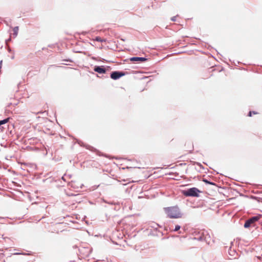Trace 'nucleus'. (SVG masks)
<instances>
[{"instance_id": "f257e3e1", "label": "nucleus", "mask_w": 262, "mask_h": 262, "mask_svg": "<svg viewBox=\"0 0 262 262\" xmlns=\"http://www.w3.org/2000/svg\"><path fill=\"white\" fill-rule=\"evenodd\" d=\"M164 211L167 217L170 219H181L183 215V213L177 205L165 207Z\"/></svg>"}, {"instance_id": "f03ea898", "label": "nucleus", "mask_w": 262, "mask_h": 262, "mask_svg": "<svg viewBox=\"0 0 262 262\" xmlns=\"http://www.w3.org/2000/svg\"><path fill=\"white\" fill-rule=\"evenodd\" d=\"M201 191L196 188L193 187L182 190V193L185 196L198 197Z\"/></svg>"}, {"instance_id": "7ed1b4c3", "label": "nucleus", "mask_w": 262, "mask_h": 262, "mask_svg": "<svg viewBox=\"0 0 262 262\" xmlns=\"http://www.w3.org/2000/svg\"><path fill=\"white\" fill-rule=\"evenodd\" d=\"M261 217L260 215L253 216L247 220L244 224L245 228H249L255 226V223L258 221Z\"/></svg>"}, {"instance_id": "20e7f679", "label": "nucleus", "mask_w": 262, "mask_h": 262, "mask_svg": "<svg viewBox=\"0 0 262 262\" xmlns=\"http://www.w3.org/2000/svg\"><path fill=\"white\" fill-rule=\"evenodd\" d=\"M193 149V145L192 143L190 141L187 142L185 144L184 150L188 153H190Z\"/></svg>"}, {"instance_id": "39448f33", "label": "nucleus", "mask_w": 262, "mask_h": 262, "mask_svg": "<svg viewBox=\"0 0 262 262\" xmlns=\"http://www.w3.org/2000/svg\"><path fill=\"white\" fill-rule=\"evenodd\" d=\"M124 75V74L122 72H113L111 74V77L113 79H118L121 76Z\"/></svg>"}, {"instance_id": "423d86ee", "label": "nucleus", "mask_w": 262, "mask_h": 262, "mask_svg": "<svg viewBox=\"0 0 262 262\" xmlns=\"http://www.w3.org/2000/svg\"><path fill=\"white\" fill-rule=\"evenodd\" d=\"M130 61L133 62H143L146 61L147 59L144 57H132L129 59Z\"/></svg>"}, {"instance_id": "0eeeda50", "label": "nucleus", "mask_w": 262, "mask_h": 262, "mask_svg": "<svg viewBox=\"0 0 262 262\" xmlns=\"http://www.w3.org/2000/svg\"><path fill=\"white\" fill-rule=\"evenodd\" d=\"M94 70L99 73V74H104V73H106V70L105 68H103V66L102 67H99V66H97V67H95L94 68Z\"/></svg>"}, {"instance_id": "6e6552de", "label": "nucleus", "mask_w": 262, "mask_h": 262, "mask_svg": "<svg viewBox=\"0 0 262 262\" xmlns=\"http://www.w3.org/2000/svg\"><path fill=\"white\" fill-rule=\"evenodd\" d=\"M235 253H236V252L234 250H231V249L229 250V253L231 256V257H230L231 259L236 258V257H234Z\"/></svg>"}, {"instance_id": "1a4fd4ad", "label": "nucleus", "mask_w": 262, "mask_h": 262, "mask_svg": "<svg viewBox=\"0 0 262 262\" xmlns=\"http://www.w3.org/2000/svg\"><path fill=\"white\" fill-rule=\"evenodd\" d=\"M94 40L99 42H103L106 41L105 39H103L99 36L96 37Z\"/></svg>"}, {"instance_id": "9d476101", "label": "nucleus", "mask_w": 262, "mask_h": 262, "mask_svg": "<svg viewBox=\"0 0 262 262\" xmlns=\"http://www.w3.org/2000/svg\"><path fill=\"white\" fill-rule=\"evenodd\" d=\"M9 118H8L3 120L0 121V125L7 123L9 121Z\"/></svg>"}, {"instance_id": "9b49d317", "label": "nucleus", "mask_w": 262, "mask_h": 262, "mask_svg": "<svg viewBox=\"0 0 262 262\" xmlns=\"http://www.w3.org/2000/svg\"><path fill=\"white\" fill-rule=\"evenodd\" d=\"M13 32H14V34L16 36L17 35V33H18V27H15L13 28Z\"/></svg>"}, {"instance_id": "f8f14e48", "label": "nucleus", "mask_w": 262, "mask_h": 262, "mask_svg": "<svg viewBox=\"0 0 262 262\" xmlns=\"http://www.w3.org/2000/svg\"><path fill=\"white\" fill-rule=\"evenodd\" d=\"M180 229V226L179 225H176L175 226L174 229H173L174 231H177Z\"/></svg>"}, {"instance_id": "ddd939ff", "label": "nucleus", "mask_w": 262, "mask_h": 262, "mask_svg": "<svg viewBox=\"0 0 262 262\" xmlns=\"http://www.w3.org/2000/svg\"><path fill=\"white\" fill-rule=\"evenodd\" d=\"M176 17L177 16H173V17H171V20L172 21H176Z\"/></svg>"}, {"instance_id": "4468645a", "label": "nucleus", "mask_w": 262, "mask_h": 262, "mask_svg": "<svg viewBox=\"0 0 262 262\" xmlns=\"http://www.w3.org/2000/svg\"><path fill=\"white\" fill-rule=\"evenodd\" d=\"M252 111H250V112H249V114H248V116H249V117H251V116H252Z\"/></svg>"}, {"instance_id": "2eb2a0df", "label": "nucleus", "mask_w": 262, "mask_h": 262, "mask_svg": "<svg viewBox=\"0 0 262 262\" xmlns=\"http://www.w3.org/2000/svg\"><path fill=\"white\" fill-rule=\"evenodd\" d=\"M252 114H254V115H256V114H257L258 113L256 112H255V111H252Z\"/></svg>"}]
</instances>
